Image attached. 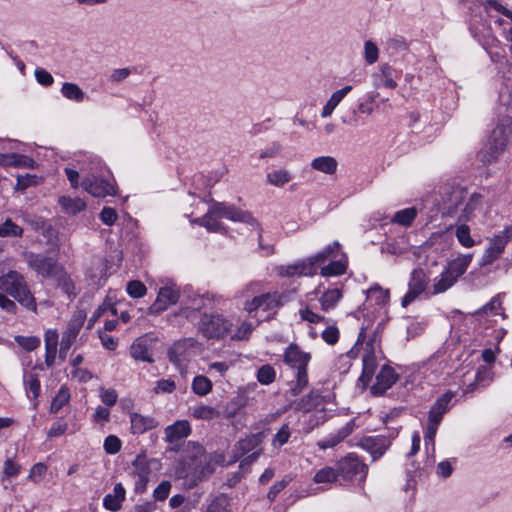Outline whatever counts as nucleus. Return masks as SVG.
Masks as SVG:
<instances>
[{"label":"nucleus","instance_id":"nucleus-61","mask_svg":"<svg viewBox=\"0 0 512 512\" xmlns=\"http://www.w3.org/2000/svg\"><path fill=\"white\" fill-rule=\"evenodd\" d=\"M126 291L132 298H141L147 292L146 286L139 280H132L127 283Z\"/></svg>","mask_w":512,"mask_h":512},{"label":"nucleus","instance_id":"nucleus-35","mask_svg":"<svg viewBox=\"0 0 512 512\" xmlns=\"http://www.w3.org/2000/svg\"><path fill=\"white\" fill-rule=\"evenodd\" d=\"M311 167L316 171L332 175L337 171L338 162L332 156H320L312 160Z\"/></svg>","mask_w":512,"mask_h":512},{"label":"nucleus","instance_id":"nucleus-47","mask_svg":"<svg viewBox=\"0 0 512 512\" xmlns=\"http://www.w3.org/2000/svg\"><path fill=\"white\" fill-rule=\"evenodd\" d=\"M379 79L378 87L383 86L388 89H394L397 86L396 81L393 79V69L388 64H383L380 68V73L377 75Z\"/></svg>","mask_w":512,"mask_h":512},{"label":"nucleus","instance_id":"nucleus-26","mask_svg":"<svg viewBox=\"0 0 512 512\" xmlns=\"http://www.w3.org/2000/svg\"><path fill=\"white\" fill-rule=\"evenodd\" d=\"M215 470V466L210 456L204 455L196 464L193 473L190 476L191 485H197L206 477L210 476Z\"/></svg>","mask_w":512,"mask_h":512},{"label":"nucleus","instance_id":"nucleus-31","mask_svg":"<svg viewBox=\"0 0 512 512\" xmlns=\"http://www.w3.org/2000/svg\"><path fill=\"white\" fill-rule=\"evenodd\" d=\"M341 254V246L338 241H334L332 244L328 245L321 252L317 253L315 256L308 259L307 262H313L315 267L317 268L318 264H323L327 260H331L337 258Z\"/></svg>","mask_w":512,"mask_h":512},{"label":"nucleus","instance_id":"nucleus-38","mask_svg":"<svg viewBox=\"0 0 512 512\" xmlns=\"http://www.w3.org/2000/svg\"><path fill=\"white\" fill-rule=\"evenodd\" d=\"M61 94L68 100L81 103L85 99V93L75 83L65 82L61 88Z\"/></svg>","mask_w":512,"mask_h":512},{"label":"nucleus","instance_id":"nucleus-7","mask_svg":"<svg viewBox=\"0 0 512 512\" xmlns=\"http://www.w3.org/2000/svg\"><path fill=\"white\" fill-rule=\"evenodd\" d=\"M232 324L221 314L204 313L199 321L198 330L206 339L224 338L230 332Z\"/></svg>","mask_w":512,"mask_h":512},{"label":"nucleus","instance_id":"nucleus-36","mask_svg":"<svg viewBox=\"0 0 512 512\" xmlns=\"http://www.w3.org/2000/svg\"><path fill=\"white\" fill-rule=\"evenodd\" d=\"M62 209L71 215H76L77 213L85 210L86 203L80 198H71L67 196H61L58 200Z\"/></svg>","mask_w":512,"mask_h":512},{"label":"nucleus","instance_id":"nucleus-53","mask_svg":"<svg viewBox=\"0 0 512 512\" xmlns=\"http://www.w3.org/2000/svg\"><path fill=\"white\" fill-rule=\"evenodd\" d=\"M185 349L186 340L175 342L167 352L169 361L176 366H180Z\"/></svg>","mask_w":512,"mask_h":512},{"label":"nucleus","instance_id":"nucleus-39","mask_svg":"<svg viewBox=\"0 0 512 512\" xmlns=\"http://www.w3.org/2000/svg\"><path fill=\"white\" fill-rule=\"evenodd\" d=\"M457 280L452 277L447 270H444L439 277L434 279L433 294H440L451 288Z\"/></svg>","mask_w":512,"mask_h":512},{"label":"nucleus","instance_id":"nucleus-14","mask_svg":"<svg viewBox=\"0 0 512 512\" xmlns=\"http://www.w3.org/2000/svg\"><path fill=\"white\" fill-rule=\"evenodd\" d=\"M392 438L386 435L367 436L360 440L359 445L371 454L373 460H377L390 447Z\"/></svg>","mask_w":512,"mask_h":512},{"label":"nucleus","instance_id":"nucleus-21","mask_svg":"<svg viewBox=\"0 0 512 512\" xmlns=\"http://www.w3.org/2000/svg\"><path fill=\"white\" fill-rule=\"evenodd\" d=\"M362 365V373L358 381L361 382L365 388L371 382L378 365L373 346L370 343H367V350L362 357Z\"/></svg>","mask_w":512,"mask_h":512},{"label":"nucleus","instance_id":"nucleus-45","mask_svg":"<svg viewBox=\"0 0 512 512\" xmlns=\"http://www.w3.org/2000/svg\"><path fill=\"white\" fill-rule=\"evenodd\" d=\"M341 297L342 293L338 288L330 289L324 292L319 299L322 310L329 311L330 309L334 308Z\"/></svg>","mask_w":512,"mask_h":512},{"label":"nucleus","instance_id":"nucleus-40","mask_svg":"<svg viewBox=\"0 0 512 512\" xmlns=\"http://www.w3.org/2000/svg\"><path fill=\"white\" fill-rule=\"evenodd\" d=\"M218 219L219 218L214 213H211L210 207L209 211L204 216L195 220V223L205 227L210 232H219L223 229V225Z\"/></svg>","mask_w":512,"mask_h":512},{"label":"nucleus","instance_id":"nucleus-22","mask_svg":"<svg viewBox=\"0 0 512 512\" xmlns=\"http://www.w3.org/2000/svg\"><path fill=\"white\" fill-rule=\"evenodd\" d=\"M204 299L199 295L189 296L187 300L181 299V306L174 317H182L187 320H193L196 313L204 307Z\"/></svg>","mask_w":512,"mask_h":512},{"label":"nucleus","instance_id":"nucleus-13","mask_svg":"<svg viewBox=\"0 0 512 512\" xmlns=\"http://www.w3.org/2000/svg\"><path fill=\"white\" fill-rule=\"evenodd\" d=\"M132 475L135 478L134 490L136 493H143L147 489L151 468L149 461L144 454H138L132 461Z\"/></svg>","mask_w":512,"mask_h":512},{"label":"nucleus","instance_id":"nucleus-59","mask_svg":"<svg viewBox=\"0 0 512 512\" xmlns=\"http://www.w3.org/2000/svg\"><path fill=\"white\" fill-rule=\"evenodd\" d=\"M440 424L435 422L427 421V426L424 432V442L426 449L429 450L431 447L432 452L435 451V437Z\"/></svg>","mask_w":512,"mask_h":512},{"label":"nucleus","instance_id":"nucleus-37","mask_svg":"<svg viewBox=\"0 0 512 512\" xmlns=\"http://www.w3.org/2000/svg\"><path fill=\"white\" fill-rule=\"evenodd\" d=\"M34 228L41 232L43 237L46 239L47 244H55L57 242L58 231L52 224L42 218H39L35 221Z\"/></svg>","mask_w":512,"mask_h":512},{"label":"nucleus","instance_id":"nucleus-3","mask_svg":"<svg viewBox=\"0 0 512 512\" xmlns=\"http://www.w3.org/2000/svg\"><path fill=\"white\" fill-rule=\"evenodd\" d=\"M310 359L311 355L296 344L292 343L285 349L284 362L296 371L295 382L289 390L292 396H298L308 385L307 366Z\"/></svg>","mask_w":512,"mask_h":512},{"label":"nucleus","instance_id":"nucleus-25","mask_svg":"<svg viewBox=\"0 0 512 512\" xmlns=\"http://www.w3.org/2000/svg\"><path fill=\"white\" fill-rule=\"evenodd\" d=\"M191 433L188 421L179 420L165 428V440L169 443H176L186 438Z\"/></svg>","mask_w":512,"mask_h":512},{"label":"nucleus","instance_id":"nucleus-9","mask_svg":"<svg viewBox=\"0 0 512 512\" xmlns=\"http://www.w3.org/2000/svg\"><path fill=\"white\" fill-rule=\"evenodd\" d=\"M511 239L512 226H506L504 230L489 240L488 247L480 260V266L490 265L499 259Z\"/></svg>","mask_w":512,"mask_h":512},{"label":"nucleus","instance_id":"nucleus-18","mask_svg":"<svg viewBox=\"0 0 512 512\" xmlns=\"http://www.w3.org/2000/svg\"><path fill=\"white\" fill-rule=\"evenodd\" d=\"M86 317L84 310H77L73 313L66 330L62 334L61 343L64 349L71 348L83 327Z\"/></svg>","mask_w":512,"mask_h":512},{"label":"nucleus","instance_id":"nucleus-5","mask_svg":"<svg viewBox=\"0 0 512 512\" xmlns=\"http://www.w3.org/2000/svg\"><path fill=\"white\" fill-rule=\"evenodd\" d=\"M262 452L261 434H251L235 444L231 463L240 461V469L246 473Z\"/></svg>","mask_w":512,"mask_h":512},{"label":"nucleus","instance_id":"nucleus-44","mask_svg":"<svg viewBox=\"0 0 512 512\" xmlns=\"http://www.w3.org/2000/svg\"><path fill=\"white\" fill-rule=\"evenodd\" d=\"M455 230V236L458 242L465 248H471L475 245L474 239L470 235V227L467 222H458Z\"/></svg>","mask_w":512,"mask_h":512},{"label":"nucleus","instance_id":"nucleus-29","mask_svg":"<svg viewBox=\"0 0 512 512\" xmlns=\"http://www.w3.org/2000/svg\"><path fill=\"white\" fill-rule=\"evenodd\" d=\"M126 491L121 483L115 484L112 494H107L103 499V506L110 511H118L125 500Z\"/></svg>","mask_w":512,"mask_h":512},{"label":"nucleus","instance_id":"nucleus-58","mask_svg":"<svg viewBox=\"0 0 512 512\" xmlns=\"http://www.w3.org/2000/svg\"><path fill=\"white\" fill-rule=\"evenodd\" d=\"M291 437V428L288 424H283L272 438V446L280 448L288 443Z\"/></svg>","mask_w":512,"mask_h":512},{"label":"nucleus","instance_id":"nucleus-15","mask_svg":"<svg viewBox=\"0 0 512 512\" xmlns=\"http://www.w3.org/2000/svg\"><path fill=\"white\" fill-rule=\"evenodd\" d=\"M467 195L468 191L466 188L460 186L452 187L443 199V214L454 217L458 211H461Z\"/></svg>","mask_w":512,"mask_h":512},{"label":"nucleus","instance_id":"nucleus-20","mask_svg":"<svg viewBox=\"0 0 512 512\" xmlns=\"http://www.w3.org/2000/svg\"><path fill=\"white\" fill-rule=\"evenodd\" d=\"M483 206V195L480 193H472L466 198L460 214L457 216V222H469L476 217V213Z\"/></svg>","mask_w":512,"mask_h":512},{"label":"nucleus","instance_id":"nucleus-17","mask_svg":"<svg viewBox=\"0 0 512 512\" xmlns=\"http://www.w3.org/2000/svg\"><path fill=\"white\" fill-rule=\"evenodd\" d=\"M82 187L94 197H105L115 193L114 184L110 180L99 176L85 178L82 181Z\"/></svg>","mask_w":512,"mask_h":512},{"label":"nucleus","instance_id":"nucleus-49","mask_svg":"<svg viewBox=\"0 0 512 512\" xmlns=\"http://www.w3.org/2000/svg\"><path fill=\"white\" fill-rule=\"evenodd\" d=\"M502 302L499 296H494L492 299L486 303L482 308H480L476 313L478 315L491 313L493 315H501L503 319L506 318L505 313L503 312Z\"/></svg>","mask_w":512,"mask_h":512},{"label":"nucleus","instance_id":"nucleus-41","mask_svg":"<svg viewBox=\"0 0 512 512\" xmlns=\"http://www.w3.org/2000/svg\"><path fill=\"white\" fill-rule=\"evenodd\" d=\"M417 217V210L414 207L405 208L397 211L393 218L392 222L399 224L404 227H409Z\"/></svg>","mask_w":512,"mask_h":512},{"label":"nucleus","instance_id":"nucleus-28","mask_svg":"<svg viewBox=\"0 0 512 512\" xmlns=\"http://www.w3.org/2000/svg\"><path fill=\"white\" fill-rule=\"evenodd\" d=\"M130 422L133 434H143L158 425V422L153 417L143 416L138 413L130 414Z\"/></svg>","mask_w":512,"mask_h":512},{"label":"nucleus","instance_id":"nucleus-48","mask_svg":"<svg viewBox=\"0 0 512 512\" xmlns=\"http://www.w3.org/2000/svg\"><path fill=\"white\" fill-rule=\"evenodd\" d=\"M70 400V391L67 386H61L56 396L53 398L50 412L58 413L63 406H65Z\"/></svg>","mask_w":512,"mask_h":512},{"label":"nucleus","instance_id":"nucleus-34","mask_svg":"<svg viewBox=\"0 0 512 512\" xmlns=\"http://www.w3.org/2000/svg\"><path fill=\"white\" fill-rule=\"evenodd\" d=\"M53 280L56 281L57 286L68 296L70 300H73L77 296L78 293L76 291L75 283L67 273L65 267Z\"/></svg>","mask_w":512,"mask_h":512},{"label":"nucleus","instance_id":"nucleus-60","mask_svg":"<svg viewBox=\"0 0 512 512\" xmlns=\"http://www.w3.org/2000/svg\"><path fill=\"white\" fill-rule=\"evenodd\" d=\"M58 335L56 332L53 334V342L51 343L48 338H46V353H45V364L48 367H52L55 363L56 359V345H57Z\"/></svg>","mask_w":512,"mask_h":512},{"label":"nucleus","instance_id":"nucleus-63","mask_svg":"<svg viewBox=\"0 0 512 512\" xmlns=\"http://www.w3.org/2000/svg\"><path fill=\"white\" fill-rule=\"evenodd\" d=\"M104 450L107 454L114 455L121 449L122 442L115 435H109L104 440Z\"/></svg>","mask_w":512,"mask_h":512},{"label":"nucleus","instance_id":"nucleus-42","mask_svg":"<svg viewBox=\"0 0 512 512\" xmlns=\"http://www.w3.org/2000/svg\"><path fill=\"white\" fill-rule=\"evenodd\" d=\"M211 380L204 375H197L192 381V391L198 396H205L212 391Z\"/></svg>","mask_w":512,"mask_h":512},{"label":"nucleus","instance_id":"nucleus-46","mask_svg":"<svg viewBox=\"0 0 512 512\" xmlns=\"http://www.w3.org/2000/svg\"><path fill=\"white\" fill-rule=\"evenodd\" d=\"M292 174L285 169L274 170L269 172L266 176V181L270 185L281 187L290 182Z\"/></svg>","mask_w":512,"mask_h":512},{"label":"nucleus","instance_id":"nucleus-51","mask_svg":"<svg viewBox=\"0 0 512 512\" xmlns=\"http://www.w3.org/2000/svg\"><path fill=\"white\" fill-rule=\"evenodd\" d=\"M339 478L337 467L326 466L320 469L314 476L315 483H332Z\"/></svg>","mask_w":512,"mask_h":512},{"label":"nucleus","instance_id":"nucleus-33","mask_svg":"<svg viewBox=\"0 0 512 512\" xmlns=\"http://www.w3.org/2000/svg\"><path fill=\"white\" fill-rule=\"evenodd\" d=\"M352 90L351 85L344 86L343 88L335 91L329 100L324 105L321 116L323 118L329 117L334 109L339 105V103L343 100V98Z\"/></svg>","mask_w":512,"mask_h":512},{"label":"nucleus","instance_id":"nucleus-16","mask_svg":"<svg viewBox=\"0 0 512 512\" xmlns=\"http://www.w3.org/2000/svg\"><path fill=\"white\" fill-rule=\"evenodd\" d=\"M398 379L399 375L392 367L383 365L376 376V382L370 388L371 394L374 396L383 395Z\"/></svg>","mask_w":512,"mask_h":512},{"label":"nucleus","instance_id":"nucleus-57","mask_svg":"<svg viewBox=\"0 0 512 512\" xmlns=\"http://www.w3.org/2000/svg\"><path fill=\"white\" fill-rule=\"evenodd\" d=\"M15 342L27 352L34 351L40 346V338L37 336H22L17 335L14 337Z\"/></svg>","mask_w":512,"mask_h":512},{"label":"nucleus","instance_id":"nucleus-1","mask_svg":"<svg viewBox=\"0 0 512 512\" xmlns=\"http://www.w3.org/2000/svg\"><path fill=\"white\" fill-rule=\"evenodd\" d=\"M260 288V283L252 282L242 291V296L251 297L243 304V309L250 315L258 310L276 312L277 309L291 301L294 296V291L260 293Z\"/></svg>","mask_w":512,"mask_h":512},{"label":"nucleus","instance_id":"nucleus-2","mask_svg":"<svg viewBox=\"0 0 512 512\" xmlns=\"http://www.w3.org/2000/svg\"><path fill=\"white\" fill-rule=\"evenodd\" d=\"M0 290L10 295L28 311L37 312L36 299L23 274L9 270L0 276Z\"/></svg>","mask_w":512,"mask_h":512},{"label":"nucleus","instance_id":"nucleus-11","mask_svg":"<svg viewBox=\"0 0 512 512\" xmlns=\"http://www.w3.org/2000/svg\"><path fill=\"white\" fill-rule=\"evenodd\" d=\"M428 281L429 278L423 269H414L408 283V291L401 300L402 307L405 308L415 301L416 298L425 291Z\"/></svg>","mask_w":512,"mask_h":512},{"label":"nucleus","instance_id":"nucleus-64","mask_svg":"<svg viewBox=\"0 0 512 512\" xmlns=\"http://www.w3.org/2000/svg\"><path fill=\"white\" fill-rule=\"evenodd\" d=\"M171 483L169 481H162L153 491V497L156 501H164L167 499L170 490H171Z\"/></svg>","mask_w":512,"mask_h":512},{"label":"nucleus","instance_id":"nucleus-62","mask_svg":"<svg viewBox=\"0 0 512 512\" xmlns=\"http://www.w3.org/2000/svg\"><path fill=\"white\" fill-rule=\"evenodd\" d=\"M379 57V50L376 44L367 40L364 44V59L368 64H374Z\"/></svg>","mask_w":512,"mask_h":512},{"label":"nucleus","instance_id":"nucleus-19","mask_svg":"<svg viewBox=\"0 0 512 512\" xmlns=\"http://www.w3.org/2000/svg\"><path fill=\"white\" fill-rule=\"evenodd\" d=\"M454 398L455 393L450 390L439 396L428 412V420L440 424L444 415L453 406L452 401Z\"/></svg>","mask_w":512,"mask_h":512},{"label":"nucleus","instance_id":"nucleus-10","mask_svg":"<svg viewBox=\"0 0 512 512\" xmlns=\"http://www.w3.org/2000/svg\"><path fill=\"white\" fill-rule=\"evenodd\" d=\"M211 213H214L218 218H226L232 221H240L250 225L257 224L256 219L251 213L237 209L233 205L223 202H215L211 205Z\"/></svg>","mask_w":512,"mask_h":512},{"label":"nucleus","instance_id":"nucleus-30","mask_svg":"<svg viewBox=\"0 0 512 512\" xmlns=\"http://www.w3.org/2000/svg\"><path fill=\"white\" fill-rule=\"evenodd\" d=\"M471 261L472 254L460 255L457 258L451 260L445 270H447L452 277L458 280V278L466 272Z\"/></svg>","mask_w":512,"mask_h":512},{"label":"nucleus","instance_id":"nucleus-52","mask_svg":"<svg viewBox=\"0 0 512 512\" xmlns=\"http://www.w3.org/2000/svg\"><path fill=\"white\" fill-rule=\"evenodd\" d=\"M206 512H230V500L225 494L217 495L208 505Z\"/></svg>","mask_w":512,"mask_h":512},{"label":"nucleus","instance_id":"nucleus-24","mask_svg":"<svg viewBox=\"0 0 512 512\" xmlns=\"http://www.w3.org/2000/svg\"><path fill=\"white\" fill-rule=\"evenodd\" d=\"M130 355L136 361H143L152 363V358L149 339L147 336L137 338L130 347Z\"/></svg>","mask_w":512,"mask_h":512},{"label":"nucleus","instance_id":"nucleus-12","mask_svg":"<svg viewBox=\"0 0 512 512\" xmlns=\"http://www.w3.org/2000/svg\"><path fill=\"white\" fill-rule=\"evenodd\" d=\"M179 299L180 292L175 285L161 287L156 300L148 308V313L151 315H159L169 306L175 304Z\"/></svg>","mask_w":512,"mask_h":512},{"label":"nucleus","instance_id":"nucleus-32","mask_svg":"<svg viewBox=\"0 0 512 512\" xmlns=\"http://www.w3.org/2000/svg\"><path fill=\"white\" fill-rule=\"evenodd\" d=\"M343 253L337 258L331 259L330 262L321 268V275L324 277L338 276L345 273L347 262Z\"/></svg>","mask_w":512,"mask_h":512},{"label":"nucleus","instance_id":"nucleus-56","mask_svg":"<svg viewBox=\"0 0 512 512\" xmlns=\"http://www.w3.org/2000/svg\"><path fill=\"white\" fill-rule=\"evenodd\" d=\"M367 299L374 300L377 305H385L389 300V291L376 285L367 291Z\"/></svg>","mask_w":512,"mask_h":512},{"label":"nucleus","instance_id":"nucleus-6","mask_svg":"<svg viewBox=\"0 0 512 512\" xmlns=\"http://www.w3.org/2000/svg\"><path fill=\"white\" fill-rule=\"evenodd\" d=\"M23 258L29 269L42 279H54L64 268L57 257L48 256L44 253L25 251Z\"/></svg>","mask_w":512,"mask_h":512},{"label":"nucleus","instance_id":"nucleus-43","mask_svg":"<svg viewBox=\"0 0 512 512\" xmlns=\"http://www.w3.org/2000/svg\"><path fill=\"white\" fill-rule=\"evenodd\" d=\"M191 414L196 419L206 421L216 419L220 416V412L216 408L208 405H197L193 407Z\"/></svg>","mask_w":512,"mask_h":512},{"label":"nucleus","instance_id":"nucleus-23","mask_svg":"<svg viewBox=\"0 0 512 512\" xmlns=\"http://www.w3.org/2000/svg\"><path fill=\"white\" fill-rule=\"evenodd\" d=\"M354 427L355 424L353 421L347 422L343 427L338 429L336 432L331 433L327 437L318 441V447L322 450L335 447L353 432Z\"/></svg>","mask_w":512,"mask_h":512},{"label":"nucleus","instance_id":"nucleus-27","mask_svg":"<svg viewBox=\"0 0 512 512\" xmlns=\"http://www.w3.org/2000/svg\"><path fill=\"white\" fill-rule=\"evenodd\" d=\"M280 275L283 276H312L316 274V267L313 262L302 261L293 265L282 266L280 268Z\"/></svg>","mask_w":512,"mask_h":512},{"label":"nucleus","instance_id":"nucleus-4","mask_svg":"<svg viewBox=\"0 0 512 512\" xmlns=\"http://www.w3.org/2000/svg\"><path fill=\"white\" fill-rule=\"evenodd\" d=\"M510 133L511 130L508 123H499L496 125L479 152L482 163L491 164L498 160L507 147Z\"/></svg>","mask_w":512,"mask_h":512},{"label":"nucleus","instance_id":"nucleus-55","mask_svg":"<svg viewBox=\"0 0 512 512\" xmlns=\"http://www.w3.org/2000/svg\"><path fill=\"white\" fill-rule=\"evenodd\" d=\"M22 234L23 229L9 218L0 224V237H21Z\"/></svg>","mask_w":512,"mask_h":512},{"label":"nucleus","instance_id":"nucleus-54","mask_svg":"<svg viewBox=\"0 0 512 512\" xmlns=\"http://www.w3.org/2000/svg\"><path fill=\"white\" fill-rule=\"evenodd\" d=\"M276 379V370L269 364L262 365L257 370V380L262 385H269Z\"/></svg>","mask_w":512,"mask_h":512},{"label":"nucleus","instance_id":"nucleus-50","mask_svg":"<svg viewBox=\"0 0 512 512\" xmlns=\"http://www.w3.org/2000/svg\"><path fill=\"white\" fill-rule=\"evenodd\" d=\"M23 382L27 394L31 393L34 399L40 395L41 385L37 374H27L24 372Z\"/></svg>","mask_w":512,"mask_h":512},{"label":"nucleus","instance_id":"nucleus-8","mask_svg":"<svg viewBox=\"0 0 512 512\" xmlns=\"http://www.w3.org/2000/svg\"><path fill=\"white\" fill-rule=\"evenodd\" d=\"M339 478L344 481L363 482L367 475V465L355 454L349 453L336 463Z\"/></svg>","mask_w":512,"mask_h":512}]
</instances>
